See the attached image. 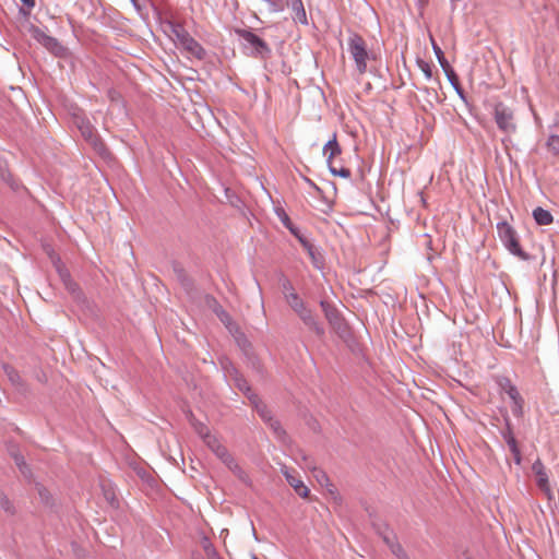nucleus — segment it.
Here are the masks:
<instances>
[{
  "instance_id": "1",
  "label": "nucleus",
  "mask_w": 559,
  "mask_h": 559,
  "mask_svg": "<svg viewBox=\"0 0 559 559\" xmlns=\"http://www.w3.org/2000/svg\"><path fill=\"white\" fill-rule=\"evenodd\" d=\"M283 294L286 302L298 314L304 323L308 325L316 334L320 336L323 335V328L318 323L311 310L306 307L304 300L296 293L289 281H285L283 283Z\"/></svg>"
},
{
  "instance_id": "2",
  "label": "nucleus",
  "mask_w": 559,
  "mask_h": 559,
  "mask_svg": "<svg viewBox=\"0 0 559 559\" xmlns=\"http://www.w3.org/2000/svg\"><path fill=\"white\" fill-rule=\"evenodd\" d=\"M341 154V145L337 142L336 134H333V138L323 146V155L326 157L330 171L334 176L347 179L350 177L352 171L342 163V159L340 158Z\"/></svg>"
},
{
  "instance_id": "3",
  "label": "nucleus",
  "mask_w": 559,
  "mask_h": 559,
  "mask_svg": "<svg viewBox=\"0 0 559 559\" xmlns=\"http://www.w3.org/2000/svg\"><path fill=\"white\" fill-rule=\"evenodd\" d=\"M171 37L176 45L186 50L190 56L199 60L204 58L205 51L202 46L180 25L171 26Z\"/></svg>"
},
{
  "instance_id": "4",
  "label": "nucleus",
  "mask_w": 559,
  "mask_h": 559,
  "mask_svg": "<svg viewBox=\"0 0 559 559\" xmlns=\"http://www.w3.org/2000/svg\"><path fill=\"white\" fill-rule=\"evenodd\" d=\"M498 236L507 249L522 260H528V254L524 252L519 243L515 230L507 222L497 225Z\"/></svg>"
},
{
  "instance_id": "5",
  "label": "nucleus",
  "mask_w": 559,
  "mask_h": 559,
  "mask_svg": "<svg viewBox=\"0 0 559 559\" xmlns=\"http://www.w3.org/2000/svg\"><path fill=\"white\" fill-rule=\"evenodd\" d=\"M301 460L305 464V467L308 468L313 478L317 480V483L324 487L328 491V493L331 496V498L336 501L341 502V495L337 491L336 487L332 484L330 480L328 474L320 467L316 466L313 460L305 454L301 455Z\"/></svg>"
},
{
  "instance_id": "6",
  "label": "nucleus",
  "mask_w": 559,
  "mask_h": 559,
  "mask_svg": "<svg viewBox=\"0 0 559 559\" xmlns=\"http://www.w3.org/2000/svg\"><path fill=\"white\" fill-rule=\"evenodd\" d=\"M348 50L353 57L356 68L360 74L366 72L369 58L366 41L359 35H353L348 39Z\"/></svg>"
},
{
  "instance_id": "7",
  "label": "nucleus",
  "mask_w": 559,
  "mask_h": 559,
  "mask_svg": "<svg viewBox=\"0 0 559 559\" xmlns=\"http://www.w3.org/2000/svg\"><path fill=\"white\" fill-rule=\"evenodd\" d=\"M207 448L224 463L226 466L233 472H237L239 469L238 464L234 460V457L228 453L226 447L221 442V440L215 435H209L205 439H203Z\"/></svg>"
},
{
  "instance_id": "8",
  "label": "nucleus",
  "mask_w": 559,
  "mask_h": 559,
  "mask_svg": "<svg viewBox=\"0 0 559 559\" xmlns=\"http://www.w3.org/2000/svg\"><path fill=\"white\" fill-rule=\"evenodd\" d=\"M493 116L495 121L501 131L507 133H512L515 131L516 126L514 122V112L503 103H498L495 106Z\"/></svg>"
},
{
  "instance_id": "9",
  "label": "nucleus",
  "mask_w": 559,
  "mask_h": 559,
  "mask_svg": "<svg viewBox=\"0 0 559 559\" xmlns=\"http://www.w3.org/2000/svg\"><path fill=\"white\" fill-rule=\"evenodd\" d=\"M72 122L76 124L86 142H88L97 152L103 153L105 151V146L99 140L94 127L88 121L80 118L76 114H72Z\"/></svg>"
},
{
  "instance_id": "10",
  "label": "nucleus",
  "mask_w": 559,
  "mask_h": 559,
  "mask_svg": "<svg viewBox=\"0 0 559 559\" xmlns=\"http://www.w3.org/2000/svg\"><path fill=\"white\" fill-rule=\"evenodd\" d=\"M282 474L285 479L289 484V486L295 490V492L302 499H308L310 497V489L305 485L299 474L287 466H283L281 468Z\"/></svg>"
},
{
  "instance_id": "11",
  "label": "nucleus",
  "mask_w": 559,
  "mask_h": 559,
  "mask_svg": "<svg viewBox=\"0 0 559 559\" xmlns=\"http://www.w3.org/2000/svg\"><path fill=\"white\" fill-rule=\"evenodd\" d=\"M430 41H431V45H432V48H433V51L441 64V67L445 70V72L448 73V76L449 79L453 82V81H457V78L455 75V73L453 72V70L450 69V66L448 63V61L445 60L444 58V55H443V51L442 49L436 44L435 39L432 36H430Z\"/></svg>"
},
{
  "instance_id": "12",
  "label": "nucleus",
  "mask_w": 559,
  "mask_h": 559,
  "mask_svg": "<svg viewBox=\"0 0 559 559\" xmlns=\"http://www.w3.org/2000/svg\"><path fill=\"white\" fill-rule=\"evenodd\" d=\"M241 37L250 45L254 46L259 52L269 51V47L266 43L258 37L252 32L243 31L241 32Z\"/></svg>"
},
{
  "instance_id": "13",
  "label": "nucleus",
  "mask_w": 559,
  "mask_h": 559,
  "mask_svg": "<svg viewBox=\"0 0 559 559\" xmlns=\"http://www.w3.org/2000/svg\"><path fill=\"white\" fill-rule=\"evenodd\" d=\"M502 390L509 395V397L514 402V404L521 408L523 400L518 391V389L511 383L509 379H504L501 382Z\"/></svg>"
},
{
  "instance_id": "14",
  "label": "nucleus",
  "mask_w": 559,
  "mask_h": 559,
  "mask_svg": "<svg viewBox=\"0 0 559 559\" xmlns=\"http://www.w3.org/2000/svg\"><path fill=\"white\" fill-rule=\"evenodd\" d=\"M103 496L105 500L108 502V504L112 508H118V499L116 495V490L111 483L109 481H102L100 483Z\"/></svg>"
},
{
  "instance_id": "15",
  "label": "nucleus",
  "mask_w": 559,
  "mask_h": 559,
  "mask_svg": "<svg viewBox=\"0 0 559 559\" xmlns=\"http://www.w3.org/2000/svg\"><path fill=\"white\" fill-rule=\"evenodd\" d=\"M290 8L295 13L294 20L307 24V14L301 0H290Z\"/></svg>"
},
{
  "instance_id": "16",
  "label": "nucleus",
  "mask_w": 559,
  "mask_h": 559,
  "mask_svg": "<svg viewBox=\"0 0 559 559\" xmlns=\"http://www.w3.org/2000/svg\"><path fill=\"white\" fill-rule=\"evenodd\" d=\"M37 35H36V38L37 40L43 45L45 46L48 50H50L51 52H53L55 55H58L59 51H60V47L58 45V43L56 41V39H53L52 37H49L43 33H39V32H36Z\"/></svg>"
},
{
  "instance_id": "17",
  "label": "nucleus",
  "mask_w": 559,
  "mask_h": 559,
  "mask_svg": "<svg viewBox=\"0 0 559 559\" xmlns=\"http://www.w3.org/2000/svg\"><path fill=\"white\" fill-rule=\"evenodd\" d=\"M533 217L538 225H550L554 221L551 213L543 207H536Z\"/></svg>"
},
{
  "instance_id": "18",
  "label": "nucleus",
  "mask_w": 559,
  "mask_h": 559,
  "mask_svg": "<svg viewBox=\"0 0 559 559\" xmlns=\"http://www.w3.org/2000/svg\"><path fill=\"white\" fill-rule=\"evenodd\" d=\"M299 241L304 249L308 252L309 258L311 259L313 265L316 267H320V255L318 254L314 247L304 237H299Z\"/></svg>"
},
{
  "instance_id": "19",
  "label": "nucleus",
  "mask_w": 559,
  "mask_h": 559,
  "mask_svg": "<svg viewBox=\"0 0 559 559\" xmlns=\"http://www.w3.org/2000/svg\"><path fill=\"white\" fill-rule=\"evenodd\" d=\"M536 476V484L539 487L540 490L545 492L548 499L552 498V491L549 486L548 475L546 472L539 473Z\"/></svg>"
},
{
  "instance_id": "20",
  "label": "nucleus",
  "mask_w": 559,
  "mask_h": 559,
  "mask_svg": "<svg viewBox=\"0 0 559 559\" xmlns=\"http://www.w3.org/2000/svg\"><path fill=\"white\" fill-rule=\"evenodd\" d=\"M321 308L325 314V318L331 324H336L338 321V313L334 307L329 305L326 301H321Z\"/></svg>"
},
{
  "instance_id": "21",
  "label": "nucleus",
  "mask_w": 559,
  "mask_h": 559,
  "mask_svg": "<svg viewBox=\"0 0 559 559\" xmlns=\"http://www.w3.org/2000/svg\"><path fill=\"white\" fill-rule=\"evenodd\" d=\"M384 542L390 547L391 551L399 558V559H409L403 547L395 540L384 537Z\"/></svg>"
},
{
  "instance_id": "22",
  "label": "nucleus",
  "mask_w": 559,
  "mask_h": 559,
  "mask_svg": "<svg viewBox=\"0 0 559 559\" xmlns=\"http://www.w3.org/2000/svg\"><path fill=\"white\" fill-rule=\"evenodd\" d=\"M507 444L514 456L515 463L520 464L521 463V453H520V449L518 447L515 438L508 440Z\"/></svg>"
},
{
  "instance_id": "23",
  "label": "nucleus",
  "mask_w": 559,
  "mask_h": 559,
  "mask_svg": "<svg viewBox=\"0 0 559 559\" xmlns=\"http://www.w3.org/2000/svg\"><path fill=\"white\" fill-rule=\"evenodd\" d=\"M49 257H50L53 265L56 266L57 271L59 272L60 276L63 278L64 283L67 284V275L63 274V272H62L59 257L55 255V253H52V252L51 253L49 252Z\"/></svg>"
},
{
  "instance_id": "24",
  "label": "nucleus",
  "mask_w": 559,
  "mask_h": 559,
  "mask_svg": "<svg viewBox=\"0 0 559 559\" xmlns=\"http://www.w3.org/2000/svg\"><path fill=\"white\" fill-rule=\"evenodd\" d=\"M193 426H194L195 431L202 439H205L209 435H211L210 430L207 429V427L204 424L197 423V424H193Z\"/></svg>"
},
{
  "instance_id": "25",
  "label": "nucleus",
  "mask_w": 559,
  "mask_h": 559,
  "mask_svg": "<svg viewBox=\"0 0 559 559\" xmlns=\"http://www.w3.org/2000/svg\"><path fill=\"white\" fill-rule=\"evenodd\" d=\"M547 145L550 150H552L555 153L559 152V136L558 135H550Z\"/></svg>"
},
{
  "instance_id": "26",
  "label": "nucleus",
  "mask_w": 559,
  "mask_h": 559,
  "mask_svg": "<svg viewBox=\"0 0 559 559\" xmlns=\"http://www.w3.org/2000/svg\"><path fill=\"white\" fill-rule=\"evenodd\" d=\"M257 411L264 420H272L269 411L264 405L255 404Z\"/></svg>"
},
{
  "instance_id": "27",
  "label": "nucleus",
  "mask_w": 559,
  "mask_h": 559,
  "mask_svg": "<svg viewBox=\"0 0 559 559\" xmlns=\"http://www.w3.org/2000/svg\"><path fill=\"white\" fill-rule=\"evenodd\" d=\"M236 385L242 392H249L250 391V389L248 386V383H247V381L245 379L236 378Z\"/></svg>"
},
{
  "instance_id": "28",
  "label": "nucleus",
  "mask_w": 559,
  "mask_h": 559,
  "mask_svg": "<svg viewBox=\"0 0 559 559\" xmlns=\"http://www.w3.org/2000/svg\"><path fill=\"white\" fill-rule=\"evenodd\" d=\"M532 469L534 472L535 475H538L539 473H544L546 472L545 471V467L543 465V463L540 461H536L533 466H532Z\"/></svg>"
},
{
  "instance_id": "29",
  "label": "nucleus",
  "mask_w": 559,
  "mask_h": 559,
  "mask_svg": "<svg viewBox=\"0 0 559 559\" xmlns=\"http://www.w3.org/2000/svg\"><path fill=\"white\" fill-rule=\"evenodd\" d=\"M419 67H420L421 71L424 72L425 76H426L428 80H429V79H431V75H432V74H431L430 66H429L428 63H426V62H421V63L419 64Z\"/></svg>"
},
{
  "instance_id": "30",
  "label": "nucleus",
  "mask_w": 559,
  "mask_h": 559,
  "mask_svg": "<svg viewBox=\"0 0 559 559\" xmlns=\"http://www.w3.org/2000/svg\"><path fill=\"white\" fill-rule=\"evenodd\" d=\"M277 215H278L280 219L282 221V223H283L285 226L289 224L290 218L288 217V215L285 213V211H284V210H282V209H281V210H278V211H277Z\"/></svg>"
},
{
  "instance_id": "31",
  "label": "nucleus",
  "mask_w": 559,
  "mask_h": 559,
  "mask_svg": "<svg viewBox=\"0 0 559 559\" xmlns=\"http://www.w3.org/2000/svg\"><path fill=\"white\" fill-rule=\"evenodd\" d=\"M503 437H504V440L506 442L512 438H514L513 433H512V430L510 429V427H508V429L503 432Z\"/></svg>"
},
{
  "instance_id": "32",
  "label": "nucleus",
  "mask_w": 559,
  "mask_h": 559,
  "mask_svg": "<svg viewBox=\"0 0 559 559\" xmlns=\"http://www.w3.org/2000/svg\"><path fill=\"white\" fill-rule=\"evenodd\" d=\"M271 427L274 429V431L280 436L281 427L277 421L271 423Z\"/></svg>"
},
{
  "instance_id": "33",
  "label": "nucleus",
  "mask_w": 559,
  "mask_h": 559,
  "mask_svg": "<svg viewBox=\"0 0 559 559\" xmlns=\"http://www.w3.org/2000/svg\"><path fill=\"white\" fill-rule=\"evenodd\" d=\"M21 1L23 2V4H25L28 8H33L35 4L34 0H21Z\"/></svg>"
},
{
  "instance_id": "34",
  "label": "nucleus",
  "mask_w": 559,
  "mask_h": 559,
  "mask_svg": "<svg viewBox=\"0 0 559 559\" xmlns=\"http://www.w3.org/2000/svg\"><path fill=\"white\" fill-rule=\"evenodd\" d=\"M16 465L22 469V465L24 464L23 460L21 457H15Z\"/></svg>"
},
{
  "instance_id": "35",
  "label": "nucleus",
  "mask_w": 559,
  "mask_h": 559,
  "mask_svg": "<svg viewBox=\"0 0 559 559\" xmlns=\"http://www.w3.org/2000/svg\"><path fill=\"white\" fill-rule=\"evenodd\" d=\"M0 504L3 507V508H7V500L4 497H2V495L0 493Z\"/></svg>"
},
{
  "instance_id": "36",
  "label": "nucleus",
  "mask_w": 559,
  "mask_h": 559,
  "mask_svg": "<svg viewBox=\"0 0 559 559\" xmlns=\"http://www.w3.org/2000/svg\"><path fill=\"white\" fill-rule=\"evenodd\" d=\"M290 233H292L294 236H296L298 239H299V237H302V236L298 233V230H297V228H296V227H295V228H293V230H290Z\"/></svg>"
},
{
  "instance_id": "37",
  "label": "nucleus",
  "mask_w": 559,
  "mask_h": 559,
  "mask_svg": "<svg viewBox=\"0 0 559 559\" xmlns=\"http://www.w3.org/2000/svg\"><path fill=\"white\" fill-rule=\"evenodd\" d=\"M285 227L288 228L289 230H293V228H295V226L293 225L292 221Z\"/></svg>"
}]
</instances>
